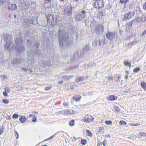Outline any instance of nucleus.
<instances>
[{
    "mask_svg": "<svg viewBox=\"0 0 146 146\" xmlns=\"http://www.w3.org/2000/svg\"><path fill=\"white\" fill-rule=\"evenodd\" d=\"M63 81H60V82H59L58 83L59 84H63Z\"/></svg>",
    "mask_w": 146,
    "mask_h": 146,
    "instance_id": "e2e57ef3",
    "label": "nucleus"
},
{
    "mask_svg": "<svg viewBox=\"0 0 146 146\" xmlns=\"http://www.w3.org/2000/svg\"><path fill=\"white\" fill-rule=\"evenodd\" d=\"M86 130L87 133L88 135L91 137H92V133L89 130Z\"/></svg>",
    "mask_w": 146,
    "mask_h": 146,
    "instance_id": "c756f323",
    "label": "nucleus"
},
{
    "mask_svg": "<svg viewBox=\"0 0 146 146\" xmlns=\"http://www.w3.org/2000/svg\"><path fill=\"white\" fill-rule=\"evenodd\" d=\"M105 39L104 38L102 40H99V43L100 44L102 45H104L105 44Z\"/></svg>",
    "mask_w": 146,
    "mask_h": 146,
    "instance_id": "bb28decb",
    "label": "nucleus"
},
{
    "mask_svg": "<svg viewBox=\"0 0 146 146\" xmlns=\"http://www.w3.org/2000/svg\"><path fill=\"white\" fill-rule=\"evenodd\" d=\"M140 21V18L139 17H137L135 19H134L132 22L131 23H138L139 21Z\"/></svg>",
    "mask_w": 146,
    "mask_h": 146,
    "instance_id": "a878e982",
    "label": "nucleus"
},
{
    "mask_svg": "<svg viewBox=\"0 0 146 146\" xmlns=\"http://www.w3.org/2000/svg\"><path fill=\"white\" fill-rule=\"evenodd\" d=\"M106 37L108 39L111 41L115 37V33L112 32H108L106 34Z\"/></svg>",
    "mask_w": 146,
    "mask_h": 146,
    "instance_id": "9b49d317",
    "label": "nucleus"
},
{
    "mask_svg": "<svg viewBox=\"0 0 146 146\" xmlns=\"http://www.w3.org/2000/svg\"><path fill=\"white\" fill-rule=\"evenodd\" d=\"M104 27L102 25H99L95 29V32L97 35H101L104 31Z\"/></svg>",
    "mask_w": 146,
    "mask_h": 146,
    "instance_id": "0eeeda50",
    "label": "nucleus"
},
{
    "mask_svg": "<svg viewBox=\"0 0 146 146\" xmlns=\"http://www.w3.org/2000/svg\"><path fill=\"white\" fill-rule=\"evenodd\" d=\"M107 143V141L106 140H104L102 142V143L103 145L105 146Z\"/></svg>",
    "mask_w": 146,
    "mask_h": 146,
    "instance_id": "de8ad7c7",
    "label": "nucleus"
},
{
    "mask_svg": "<svg viewBox=\"0 0 146 146\" xmlns=\"http://www.w3.org/2000/svg\"><path fill=\"white\" fill-rule=\"evenodd\" d=\"M142 22H144L146 20V17H144L140 18V21Z\"/></svg>",
    "mask_w": 146,
    "mask_h": 146,
    "instance_id": "79ce46f5",
    "label": "nucleus"
},
{
    "mask_svg": "<svg viewBox=\"0 0 146 146\" xmlns=\"http://www.w3.org/2000/svg\"><path fill=\"white\" fill-rule=\"evenodd\" d=\"M16 46L15 47L16 50L17 52H21L23 51L24 49L23 47L21 45L22 43V38L19 37L17 38L15 40Z\"/></svg>",
    "mask_w": 146,
    "mask_h": 146,
    "instance_id": "7ed1b4c3",
    "label": "nucleus"
},
{
    "mask_svg": "<svg viewBox=\"0 0 146 146\" xmlns=\"http://www.w3.org/2000/svg\"><path fill=\"white\" fill-rule=\"evenodd\" d=\"M3 102L5 104H7L9 103V101L7 99L3 100Z\"/></svg>",
    "mask_w": 146,
    "mask_h": 146,
    "instance_id": "ea45409f",
    "label": "nucleus"
},
{
    "mask_svg": "<svg viewBox=\"0 0 146 146\" xmlns=\"http://www.w3.org/2000/svg\"><path fill=\"white\" fill-rule=\"evenodd\" d=\"M4 130V128L3 126L0 127V135L2 134Z\"/></svg>",
    "mask_w": 146,
    "mask_h": 146,
    "instance_id": "7c9ffc66",
    "label": "nucleus"
},
{
    "mask_svg": "<svg viewBox=\"0 0 146 146\" xmlns=\"http://www.w3.org/2000/svg\"><path fill=\"white\" fill-rule=\"evenodd\" d=\"M78 66V65H76L74 66V67H73V66H71L69 67V68H65L66 70L67 71H68L69 70H71L72 69L74 68H76Z\"/></svg>",
    "mask_w": 146,
    "mask_h": 146,
    "instance_id": "393cba45",
    "label": "nucleus"
},
{
    "mask_svg": "<svg viewBox=\"0 0 146 146\" xmlns=\"http://www.w3.org/2000/svg\"><path fill=\"white\" fill-rule=\"evenodd\" d=\"M146 34V30L144 31L141 34L142 36H144Z\"/></svg>",
    "mask_w": 146,
    "mask_h": 146,
    "instance_id": "603ef678",
    "label": "nucleus"
},
{
    "mask_svg": "<svg viewBox=\"0 0 146 146\" xmlns=\"http://www.w3.org/2000/svg\"><path fill=\"white\" fill-rule=\"evenodd\" d=\"M143 8L144 10L146 11V1L143 5Z\"/></svg>",
    "mask_w": 146,
    "mask_h": 146,
    "instance_id": "09e8293b",
    "label": "nucleus"
},
{
    "mask_svg": "<svg viewBox=\"0 0 146 146\" xmlns=\"http://www.w3.org/2000/svg\"><path fill=\"white\" fill-rule=\"evenodd\" d=\"M140 70V68L139 67H138L135 68L133 70V72H137L139 71Z\"/></svg>",
    "mask_w": 146,
    "mask_h": 146,
    "instance_id": "e433bc0d",
    "label": "nucleus"
},
{
    "mask_svg": "<svg viewBox=\"0 0 146 146\" xmlns=\"http://www.w3.org/2000/svg\"><path fill=\"white\" fill-rule=\"evenodd\" d=\"M84 78L83 77H79L76 80V82H81L84 81Z\"/></svg>",
    "mask_w": 146,
    "mask_h": 146,
    "instance_id": "5701e85b",
    "label": "nucleus"
},
{
    "mask_svg": "<svg viewBox=\"0 0 146 146\" xmlns=\"http://www.w3.org/2000/svg\"><path fill=\"white\" fill-rule=\"evenodd\" d=\"M5 90L7 92H10V90L8 88H5Z\"/></svg>",
    "mask_w": 146,
    "mask_h": 146,
    "instance_id": "49530a36",
    "label": "nucleus"
},
{
    "mask_svg": "<svg viewBox=\"0 0 146 146\" xmlns=\"http://www.w3.org/2000/svg\"><path fill=\"white\" fill-rule=\"evenodd\" d=\"M107 99L109 101H113L117 99V98L114 95H110L107 98Z\"/></svg>",
    "mask_w": 146,
    "mask_h": 146,
    "instance_id": "dca6fc26",
    "label": "nucleus"
},
{
    "mask_svg": "<svg viewBox=\"0 0 146 146\" xmlns=\"http://www.w3.org/2000/svg\"><path fill=\"white\" fill-rule=\"evenodd\" d=\"M105 123L107 124L110 125L112 123V122L111 121H106Z\"/></svg>",
    "mask_w": 146,
    "mask_h": 146,
    "instance_id": "37998d69",
    "label": "nucleus"
},
{
    "mask_svg": "<svg viewBox=\"0 0 146 146\" xmlns=\"http://www.w3.org/2000/svg\"><path fill=\"white\" fill-rule=\"evenodd\" d=\"M54 135L51 136V137H50L46 139L44 141L48 140V139H52V138H53V137H54Z\"/></svg>",
    "mask_w": 146,
    "mask_h": 146,
    "instance_id": "5fc2aeb1",
    "label": "nucleus"
},
{
    "mask_svg": "<svg viewBox=\"0 0 146 146\" xmlns=\"http://www.w3.org/2000/svg\"><path fill=\"white\" fill-rule=\"evenodd\" d=\"M88 96H91L93 94V92H90L87 93Z\"/></svg>",
    "mask_w": 146,
    "mask_h": 146,
    "instance_id": "3c124183",
    "label": "nucleus"
},
{
    "mask_svg": "<svg viewBox=\"0 0 146 146\" xmlns=\"http://www.w3.org/2000/svg\"><path fill=\"white\" fill-rule=\"evenodd\" d=\"M129 1H130L129 0H124V7H126V5L127 3H128L129 2Z\"/></svg>",
    "mask_w": 146,
    "mask_h": 146,
    "instance_id": "4c0bfd02",
    "label": "nucleus"
},
{
    "mask_svg": "<svg viewBox=\"0 0 146 146\" xmlns=\"http://www.w3.org/2000/svg\"><path fill=\"white\" fill-rule=\"evenodd\" d=\"M36 119H33L32 120V121L34 122H36Z\"/></svg>",
    "mask_w": 146,
    "mask_h": 146,
    "instance_id": "69168bd1",
    "label": "nucleus"
},
{
    "mask_svg": "<svg viewBox=\"0 0 146 146\" xmlns=\"http://www.w3.org/2000/svg\"><path fill=\"white\" fill-rule=\"evenodd\" d=\"M135 14V13L133 11L129 12L124 15L123 20L124 21L129 20L131 19Z\"/></svg>",
    "mask_w": 146,
    "mask_h": 146,
    "instance_id": "6e6552de",
    "label": "nucleus"
},
{
    "mask_svg": "<svg viewBox=\"0 0 146 146\" xmlns=\"http://www.w3.org/2000/svg\"><path fill=\"white\" fill-rule=\"evenodd\" d=\"M2 37L6 42L4 47L5 49L10 52L13 48L11 46L12 42L11 36L8 34H3Z\"/></svg>",
    "mask_w": 146,
    "mask_h": 146,
    "instance_id": "f03ea898",
    "label": "nucleus"
},
{
    "mask_svg": "<svg viewBox=\"0 0 146 146\" xmlns=\"http://www.w3.org/2000/svg\"><path fill=\"white\" fill-rule=\"evenodd\" d=\"M19 116L17 114H14L12 116V117L13 118H17Z\"/></svg>",
    "mask_w": 146,
    "mask_h": 146,
    "instance_id": "58836bf2",
    "label": "nucleus"
},
{
    "mask_svg": "<svg viewBox=\"0 0 146 146\" xmlns=\"http://www.w3.org/2000/svg\"><path fill=\"white\" fill-rule=\"evenodd\" d=\"M74 1H76L77 2H78L79 0H73Z\"/></svg>",
    "mask_w": 146,
    "mask_h": 146,
    "instance_id": "774afa93",
    "label": "nucleus"
},
{
    "mask_svg": "<svg viewBox=\"0 0 146 146\" xmlns=\"http://www.w3.org/2000/svg\"><path fill=\"white\" fill-rule=\"evenodd\" d=\"M74 112L73 110H62L61 111V113L63 114H69L70 115H72L74 113Z\"/></svg>",
    "mask_w": 146,
    "mask_h": 146,
    "instance_id": "f8f14e48",
    "label": "nucleus"
},
{
    "mask_svg": "<svg viewBox=\"0 0 146 146\" xmlns=\"http://www.w3.org/2000/svg\"><path fill=\"white\" fill-rule=\"evenodd\" d=\"M136 10H138V11H137V12H139V13H140L141 11V10L139 8V7H136Z\"/></svg>",
    "mask_w": 146,
    "mask_h": 146,
    "instance_id": "4d7b16f0",
    "label": "nucleus"
},
{
    "mask_svg": "<svg viewBox=\"0 0 146 146\" xmlns=\"http://www.w3.org/2000/svg\"><path fill=\"white\" fill-rule=\"evenodd\" d=\"M73 77V76H69L67 75H65L64 76H62V79H64V80H68L70 78H72Z\"/></svg>",
    "mask_w": 146,
    "mask_h": 146,
    "instance_id": "4be33fe9",
    "label": "nucleus"
},
{
    "mask_svg": "<svg viewBox=\"0 0 146 146\" xmlns=\"http://www.w3.org/2000/svg\"><path fill=\"white\" fill-rule=\"evenodd\" d=\"M81 98V96L80 95H76L74 96L73 98V99L75 100L76 101L80 100Z\"/></svg>",
    "mask_w": 146,
    "mask_h": 146,
    "instance_id": "412c9836",
    "label": "nucleus"
},
{
    "mask_svg": "<svg viewBox=\"0 0 146 146\" xmlns=\"http://www.w3.org/2000/svg\"><path fill=\"white\" fill-rule=\"evenodd\" d=\"M142 137H146V133L145 132H141L139 133V135L137 136V137L138 138H141Z\"/></svg>",
    "mask_w": 146,
    "mask_h": 146,
    "instance_id": "6ab92c4d",
    "label": "nucleus"
},
{
    "mask_svg": "<svg viewBox=\"0 0 146 146\" xmlns=\"http://www.w3.org/2000/svg\"><path fill=\"white\" fill-rule=\"evenodd\" d=\"M86 141H87L86 140L82 139L81 141V143L82 144L85 145L86 143Z\"/></svg>",
    "mask_w": 146,
    "mask_h": 146,
    "instance_id": "c9c22d12",
    "label": "nucleus"
},
{
    "mask_svg": "<svg viewBox=\"0 0 146 146\" xmlns=\"http://www.w3.org/2000/svg\"><path fill=\"white\" fill-rule=\"evenodd\" d=\"M52 88V87L51 86H50L49 87H47L45 88V90H49L51 89Z\"/></svg>",
    "mask_w": 146,
    "mask_h": 146,
    "instance_id": "a18cd8bd",
    "label": "nucleus"
},
{
    "mask_svg": "<svg viewBox=\"0 0 146 146\" xmlns=\"http://www.w3.org/2000/svg\"><path fill=\"white\" fill-rule=\"evenodd\" d=\"M59 32V45L60 46L63 47L66 45L67 43L68 40L69 38L68 35L67 33L60 31V28Z\"/></svg>",
    "mask_w": 146,
    "mask_h": 146,
    "instance_id": "f257e3e1",
    "label": "nucleus"
},
{
    "mask_svg": "<svg viewBox=\"0 0 146 146\" xmlns=\"http://www.w3.org/2000/svg\"><path fill=\"white\" fill-rule=\"evenodd\" d=\"M104 3L103 0H98L96 1L94 5L96 8L100 9L104 7Z\"/></svg>",
    "mask_w": 146,
    "mask_h": 146,
    "instance_id": "423d86ee",
    "label": "nucleus"
},
{
    "mask_svg": "<svg viewBox=\"0 0 146 146\" xmlns=\"http://www.w3.org/2000/svg\"><path fill=\"white\" fill-rule=\"evenodd\" d=\"M107 79L108 80H112V78L111 76H110L107 78Z\"/></svg>",
    "mask_w": 146,
    "mask_h": 146,
    "instance_id": "bf43d9fd",
    "label": "nucleus"
},
{
    "mask_svg": "<svg viewBox=\"0 0 146 146\" xmlns=\"http://www.w3.org/2000/svg\"><path fill=\"white\" fill-rule=\"evenodd\" d=\"M132 23H129L127 24L126 25V30L127 32H129L130 30L132 29Z\"/></svg>",
    "mask_w": 146,
    "mask_h": 146,
    "instance_id": "2eb2a0df",
    "label": "nucleus"
},
{
    "mask_svg": "<svg viewBox=\"0 0 146 146\" xmlns=\"http://www.w3.org/2000/svg\"><path fill=\"white\" fill-rule=\"evenodd\" d=\"M74 120L72 119L71 120V121L69 122V124L70 126H72L74 125Z\"/></svg>",
    "mask_w": 146,
    "mask_h": 146,
    "instance_id": "2f4dec72",
    "label": "nucleus"
},
{
    "mask_svg": "<svg viewBox=\"0 0 146 146\" xmlns=\"http://www.w3.org/2000/svg\"><path fill=\"white\" fill-rule=\"evenodd\" d=\"M104 15V14H103V13L102 12H99L98 14V16L99 17H102V16H103Z\"/></svg>",
    "mask_w": 146,
    "mask_h": 146,
    "instance_id": "a19ab883",
    "label": "nucleus"
},
{
    "mask_svg": "<svg viewBox=\"0 0 146 146\" xmlns=\"http://www.w3.org/2000/svg\"><path fill=\"white\" fill-rule=\"evenodd\" d=\"M48 25L50 27H52L56 23V19L53 18V16L51 15H48L47 16Z\"/></svg>",
    "mask_w": 146,
    "mask_h": 146,
    "instance_id": "20e7f679",
    "label": "nucleus"
},
{
    "mask_svg": "<svg viewBox=\"0 0 146 146\" xmlns=\"http://www.w3.org/2000/svg\"><path fill=\"white\" fill-rule=\"evenodd\" d=\"M113 108L117 113H118L119 112L120 109L117 106H114L113 107Z\"/></svg>",
    "mask_w": 146,
    "mask_h": 146,
    "instance_id": "c85d7f7f",
    "label": "nucleus"
},
{
    "mask_svg": "<svg viewBox=\"0 0 146 146\" xmlns=\"http://www.w3.org/2000/svg\"><path fill=\"white\" fill-rule=\"evenodd\" d=\"M126 124V122L124 121H119V124L121 125H125Z\"/></svg>",
    "mask_w": 146,
    "mask_h": 146,
    "instance_id": "473e14b6",
    "label": "nucleus"
},
{
    "mask_svg": "<svg viewBox=\"0 0 146 146\" xmlns=\"http://www.w3.org/2000/svg\"><path fill=\"white\" fill-rule=\"evenodd\" d=\"M26 118L24 116H22L19 119V121L22 123H23L25 122L26 121Z\"/></svg>",
    "mask_w": 146,
    "mask_h": 146,
    "instance_id": "aec40b11",
    "label": "nucleus"
},
{
    "mask_svg": "<svg viewBox=\"0 0 146 146\" xmlns=\"http://www.w3.org/2000/svg\"><path fill=\"white\" fill-rule=\"evenodd\" d=\"M83 95L84 96H88V94H87V93L84 94H83Z\"/></svg>",
    "mask_w": 146,
    "mask_h": 146,
    "instance_id": "0e129e2a",
    "label": "nucleus"
},
{
    "mask_svg": "<svg viewBox=\"0 0 146 146\" xmlns=\"http://www.w3.org/2000/svg\"><path fill=\"white\" fill-rule=\"evenodd\" d=\"M30 23L31 24L36 25L37 23V21L36 19L34 18H32L30 21Z\"/></svg>",
    "mask_w": 146,
    "mask_h": 146,
    "instance_id": "a211bd4d",
    "label": "nucleus"
},
{
    "mask_svg": "<svg viewBox=\"0 0 146 146\" xmlns=\"http://www.w3.org/2000/svg\"><path fill=\"white\" fill-rule=\"evenodd\" d=\"M140 42V40H137L136 39L134 40L132 42L129 43L128 44V46L129 47H131L133 45H135L137 43Z\"/></svg>",
    "mask_w": 146,
    "mask_h": 146,
    "instance_id": "4468645a",
    "label": "nucleus"
},
{
    "mask_svg": "<svg viewBox=\"0 0 146 146\" xmlns=\"http://www.w3.org/2000/svg\"><path fill=\"white\" fill-rule=\"evenodd\" d=\"M22 70L24 71H26V70H27L25 68H22Z\"/></svg>",
    "mask_w": 146,
    "mask_h": 146,
    "instance_id": "680f3d73",
    "label": "nucleus"
},
{
    "mask_svg": "<svg viewBox=\"0 0 146 146\" xmlns=\"http://www.w3.org/2000/svg\"><path fill=\"white\" fill-rule=\"evenodd\" d=\"M104 128L103 127H100L98 128V131L99 132H101L102 130L104 129Z\"/></svg>",
    "mask_w": 146,
    "mask_h": 146,
    "instance_id": "8fccbe9b",
    "label": "nucleus"
},
{
    "mask_svg": "<svg viewBox=\"0 0 146 146\" xmlns=\"http://www.w3.org/2000/svg\"><path fill=\"white\" fill-rule=\"evenodd\" d=\"M63 106L65 107V108H68L69 107V104L68 103L66 102H64L63 103Z\"/></svg>",
    "mask_w": 146,
    "mask_h": 146,
    "instance_id": "cd10ccee",
    "label": "nucleus"
},
{
    "mask_svg": "<svg viewBox=\"0 0 146 146\" xmlns=\"http://www.w3.org/2000/svg\"><path fill=\"white\" fill-rule=\"evenodd\" d=\"M128 78V76L127 75H126L125 77V78L126 79H127Z\"/></svg>",
    "mask_w": 146,
    "mask_h": 146,
    "instance_id": "338daca9",
    "label": "nucleus"
},
{
    "mask_svg": "<svg viewBox=\"0 0 146 146\" xmlns=\"http://www.w3.org/2000/svg\"><path fill=\"white\" fill-rule=\"evenodd\" d=\"M124 64L125 66H131V64L127 61L124 62Z\"/></svg>",
    "mask_w": 146,
    "mask_h": 146,
    "instance_id": "f704fd0d",
    "label": "nucleus"
},
{
    "mask_svg": "<svg viewBox=\"0 0 146 146\" xmlns=\"http://www.w3.org/2000/svg\"><path fill=\"white\" fill-rule=\"evenodd\" d=\"M141 86L145 90H146V83L145 82H141Z\"/></svg>",
    "mask_w": 146,
    "mask_h": 146,
    "instance_id": "b1692460",
    "label": "nucleus"
},
{
    "mask_svg": "<svg viewBox=\"0 0 146 146\" xmlns=\"http://www.w3.org/2000/svg\"><path fill=\"white\" fill-rule=\"evenodd\" d=\"M124 0H121L119 1V3L122 4L124 3Z\"/></svg>",
    "mask_w": 146,
    "mask_h": 146,
    "instance_id": "13d9d810",
    "label": "nucleus"
},
{
    "mask_svg": "<svg viewBox=\"0 0 146 146\" xmlns=\"http://www.w3.org/2000/svg\"><path fill=\"white\" fill-rule=\"evenodd\" d=\"M8 9L12 11H14L17 9V6L15 4H11L8 5Z\"/></svg>",
    "mask_w": 146,
    "mask_h": 146,
    "instance_id": "ddd939ff",
    "label": "nucleus"
},
{
    "mask_svg": "<svg viewBox=\"0 0 146 146\" xmlns=\"http://www.w3.org/2000/svg\"><path fill=\"white\" fill-rule=\"evenodd\" d=\"M110 137V136L109 134H106L105 135V137L106 138L109 137Z\"/></svg>",
    "mask_w": 146,
    "mask_h": 146,
    "instance_id": "052dcab7",
    "label": "nucleus"
},
{
    "mask_svg": "<svg viewBox=\"0 0 146 146\" xmlns=\"http://www.w3.org/2000/svg\"><path fill=\"white\" fill-rule=\"evenodd\" d=\"M94 119V118L89 115L85 116L82 121L86 122H90L92 121Z\"/></svg>",
    "mask_w": 146,
    "mask_h": 146,
    "instance_id": "9d476101",
    "label": "nucleus"
},
{
    "mask_svg": "<svg viewBox=\"0 0 146 146\" xmlns=\"http://www.w3.org/2000/svg\"><path fill=\"white\" fill-rule=\"evenodd\" d=\"M86 13V12L84 11L79 12L75 16L76 20L78 21L83 20L85 17Z\"/></svg>",
    "mask_w": 146,
    "mask_h": 146,
    "instance_id": "39448f33",
    "label": "nucleus"
},
{
    "mask_svg": "<svg viewBox=\"0 0 146 146\" xmlns=\"http://www.w3.org/2000/svg\"><path fill=\"white\" fill-rule=\"evenodd\" d=\"M11 62L12 64H15L16 63H18V62L16 59H15L12 60Z\"/></svg>",
    "mask_w": 146,
    "mask_h": 146,
    "instance_id": "72a5a7b5",
    "label": "nucleus"
},
{
    "mask_svg": "<svg viewBox=\"0 0 146 146\" xmlns=\"http://www.w3.org/2000/svg\"><path fill=\"white\" fill-rule=\"evenodd\" d=\"M72 8L70 5L69 7L66 8L64 10V13L65 15L70 16L72 14Z\"/></svg>",
    "mask_w": 146,
    "mask_h": 146,
    "instance_id": "1a4fd4ad",
    "label": "nucleus"
},
{
    "mask_svg": "<svg viewBox=\"0 0 146 146\" xmlns=\"http://www.w3.org/2000/svg\"><path fill=\"white\" fill-rule=\"evenodd\" d=\"M14 134L15 136L16 137L17 139H18L19 137V135L17 131H15Z\"/></svg>",
    "mask_w": 146,
    "mask_h": 146,
    "instance_id": "c03bdc74",
    "label": "nucleus"
},
{
    "mask_svg": "<svg viewBox=\"0 0 146 146\" xmlns=\"http://www.w3.org/2000/svg\"><path fill=\"white\" fill-rule=\"evenodd\" d=\"M35 115H32V114H30L29 116V117H32L33 118H34L35 117Z\"/></svg>",
    "mask_w": 146,
    "mask_h": 146,
    "instance_id": "6e6d98bb",
    "label": "nucleus"
},
{
    "mask_svg": "<svg viewBox=\"0 0 146 146\" xmlns=\"http://www.w3.org/2000/svg\"><path fill=\"white\" fill-rule=\"evenodd\" d=\"M134 5V2L133 1H130L129 4V9H133Z\"/></svg>",
    "mask_w": 146,
    "mask_h": 146,
    "instance_id": "f3484780",
    "label": "nucleus"
},
{
    "mask_svg": "<svg viewBox=\"0 0 146 146\" xmlns=\"http://www.w3.org/2000/svg\"><path fill=\"white\" fill-rule=\"evenodd\" d=\"M3 94L5 96H7V94L6 92H3Z\"/></svg>",
    "mask_w": 146,
    "mask_h": 146,
    "instance_id": "864d4df0",
    "label": "nucleus"
}]
</instances>
